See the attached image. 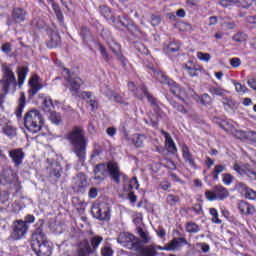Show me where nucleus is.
<instances>
[{"mask_svg": "<svg viewBox=\"0 0 256 256\" xmlns=\"http://www.w3.org/2000/svg\"><path fill=\"white\" fill-rule=\"evenodd\" d=\"M117 242L123 247L130 249V251H136L137 256H157L159 252H157L155 244L150 246H139V238L135 235L123 232L119 234L117 238Z\"/></svg>", "mask_w": 256, "mask_h": 256, "instance_id": "nucleus-1", "label": "nucleus"}, {"mask_svg": "<svg viewBox=\"0 0 256 256\" xmlns=\"http://www.w3.org/2000/svg\"><path fill=\"white\" fill-rule=\"evenodd\" d=\"M67 141L73 148V153L78 157L80 163H85L87 153V138L85 137V130L80 126H75L66 135Z\"/></svg>", "mask_w": 256, "mask_h": 256, "instance_id": "nucleus-2", "label": "nucleus"}, {"mask_svg": "<svg viewBox=\"0 0 256 256\" xmlns=\"http://www.w3.org/2000/svg\"><path fill=\"white\" fill-rule=\"evenodd\" d=\"M103 243V236H92L89 239L85 238L78 242L76 255L77 256H89L93 253H97V249Z\"/></svg>", "mask_w": 256, "mask_h": 256, "instance_id": "nucleus-3", "label": "nucleus"}, {"mask_svg": "<svg viewBox=\"0 0 256 256\" xmlns=\"http://www.w3.org/2000/svg\"><path fill=\"white\" fill-rule=\"evenodd\" d=\"M43 116L39 110H30L24 116V127L30 133H39L43 127Z\"/></svg>", "mask_w": 256, "mask_h": 256, "instance_id": "nucleus-4", "label": "nucleus"}, {"mask_svg": "<svg viewBox=\"0 0 256 256\" xmlns=\"http://www.w3.org/2000/svg\"><path fill=\"white\" fill-rule=\"evenodd\" d=\"M17 77L13 69L7 65L2 66V78L0 79L1 91L9 93V91H16L17 89Z\"/></svg>", "mask_w": 256, "mask_h": 256, "instance_id": "nucleus-5", "label": "nucleus"}, {"mask_svg": "<svg viewBox=\"0 0 256 256\" xmlns=\"http://www.w3.org/2000/svg\"><path fill=\"white\" fill-rule=\"evenodd\" d=\"M64 79L67 81V87L70 89V93L73 97H77L79 95V91L81 89V85H83V80H81L75 72H70L69 69L62 67Z\"/></svg>", "mask_w": 256, "mask_h": 256, "instance_id": "nucleus-6", "label": "nucleus"}, {"mask_svg": "<svg viewBox=\"0 0 256 256\" xmlns=\"http://www.w3.org/2000/svg\"><path fill=\"white\" fill-rule=\"evenodd\" d=\"M91 213L99 221H109L111 217V209L106 203L94 204L91 208Z\"/></svg>", "mask_w": 256, "mask_h": 256, "instance_id": "nucleus-7", "label": "nucleus"}, {"mask_svg": "<svg viewBox=\"0 0 256 256\" xmlns=\"http://www.w3.org/2000/svg\"><path fill=\"white\" fill-rule=\"evenodd\" d=\"M205 197L208 201H215L217 199H219V201H225V199L229 197V190L221 185H217L213 188V191L207 190Z\"/></svg>", "mask_w": 256, "mask_h": 256, "instance_id": "nucleus-8", "label": "nucleus"}, {"mask_svg": "<svg viewBox=\"0 0 256 256\" xmlns=\"http://www.w3.org/2000/svg\"><path fill=\"white\" fill-rule=\"evenodd\" d=\"M29 231V225L23 222V220H15L12 224V238L15 241H19L22 237L27 235Z\"/></svg>", "mask_w": 256, "mask_h": 256, "instance_id": "nucleus-9", "label": "nucleus"}, {"mask_svg": "<svg viewBox=\"0 0 256 256\" xmlns=\"http://www.w3.org/2000/svg\"><path fill=\"white\" fill-rule=\"evenodd\" d=\"M234 171L238 173V175H246L250 181H256V172L251 168V165L249 164H239L234 163L233 166Z\"/></svg>", "mask_w": 256, "mask_h": 256, "instance_id": "nucleus-10", "label": "nucleus"}, {"mask_svg": "<svg viewBox=\"0 0 256 256\" xmlns=\"http://www.w3.org/2000/svg\"><path fill=\"white\" fill-rule=\"evenodd\" d=\"M48 241L49 240H47V235H45L43 228L39 227L33 232L31 236V249L39 247V245H43V243H47Z\"/></svg>", "mask_w": 256, "mask_h": 256, "instance_id": "nucleus-11", "label": "nucleus"}, {"mask_svg": "<svg viewBox=\"0 0 256 256\" xmlns=\"http://www.w3.org/2000/svg\"><path fill=\"white\" fill-rule=\"evenodd\" d=\"M106 171H108L110 178L112 179V181H114V183H116L117 185L121 183V175L123 174L119 169V164H117L116 162H108L106 166Z\"/></svg>", "mask_w": 256, "mask_h": 256, "instance_id": "nucleus-12", "label": "nucleus"}, {"mask_svg": "<svg viewBox=\"0 0 256 256\" xmlns=\"http://www.w3.org/2000/svg\"><path fill=\"white\" fill-rule=\"evenodd\" d=\"M9 157L12 159V163H14V166L16 168L21 167L23 165V159H25V152H23V149L21 148H15L12 150H9Z\"/></svg>", "mask_w": 256, "mask_h": 256, "instance_id": "nucleus-13", "label": "nucleus"}, {"mask_svg": "<svg viewBox=\"0 0 256 256\" xmlns=\"http://www.w3.org/2000/svg\"><path fill=\"white\" fill-rule=\"evenodd\" d=\"M108 45L111 49V51L116 55L117 59L120 61L122 64V67H125L127 65V59L124 58L123 54L121 53V45L117 43L114 39H110L108 41Z\"/></svg>", "mask_w": 256, "mask_h": 256, "instance_id": "nucleus-14", "label": "nucleus"}, {"mask_svg": "<svg viewBox=\"0 0 256 256\" xmlns=\"http://www.w3.org/2000/svg\"><path fill=\"white\" fill-rule=\"evenodd\" d=\"M46 45L48 49H57V47H61V36H59V33L53 30H48V40Z\"/></svg>", "mask_w": 256, "mask_h": 256, "instance_id": "nucleus-15", "label": "nucleus"}, {"mask_svg": "<svg viewBox=\"0 0 256 256\" xmlns=\"http://www.w3.org/2000/svg\"><path fill=\"white\" fill-rule=\"evenodd\" d=\"M27 15L25 9L23 8H13L11 17L16 25H21V23H25L27 21Z\"/></svg>", "mask_w": 256, "mask_h": 256, "instance_id": "nucleus-16", "label": "nucleus"}, {"mask_svg": "<svg viewBox=\"0 0 256 256\" xmlns=\"http://www.w3.org/2000/svg\"><path fill=\"white\" fill-rule=\"evenodd\" d=\"M137 233L140 238H138L139 241V247H150L149 243L153 240L151 237V234H149V231L143 230V228L138 227Z\"/></svg>", "mask_w": 256, "mask_h": 256, "instance_id": "nucleus-17", "label": "nucleus"}, {"mask_svg": "<svg viewBox=\"0 0 256 256\" xmlns=\"http://www.w3.org/2000/svg\"><path fill=\"white\" fill-rule=\"evenodd\" d=\"M34 253L38 256H51L53 248L51 247V242H44L43 244L38 245V247L32 248Z\"/></svg>", "mask_w": 256, "mask_h": 256, "instance_id": "nucleus-18", "label": "nucleus"}, {"mask_svg": "<svg viewBox=\"0 0 256 256\" xmlns=\"http://www.w3.org/2000/svg\"><path fill=\"white\" fill-rule=\"evenodd\" d=\"M168 87L170 88L171 93L181 101H184L185 97H187V92L173 80L169 82Z\"/></svg>", "mask_w": 256, "mask_h": 256, "instance_id": "nucleus-19", "label": "nucleus"}, {"mask_svg": "<svg viewBox=\"0 0 256 256\" xmlns=\"http://www.w3.org/2000/svg\"><path fill=\"white\" fill-rule=\"evenodd\" d=\"M183 245H189L187 239L185 237H176L168 242V249L169 251H181Z\"/></svg>", "mask_w": 256, "mask_h": 256, "instance_id": "nucleus-20", "label": "nucleus"}, {"mask_svg": "<svg viewBox=\"0 0 256 256\" xmlns=\"http://www.w3.org/2000/svg\"><path fill=\"white\" fill-rule=\"evenodd\" d=\"M15 177H17V175L12 169L3 170V172L0 174V184L11 185V183L15 181Z\"/></svg>", "mask_w": 256, "mask_h": 256, "instance_id": "nucleus-21", "label": "nucleus"}, {"mask_svg": "<svg viewBox=\"0 0 256 256\" xmlns=\"http://www.w3.org/2000/svg\"><path fill=\"white\" fill-rule=\"evenodd\" d=\"M141 91L144 94V97H147L153 111H155V113L159 115V113L161 112V108L159 107V102L157 101V98L153 97L145 86L141 87Z\"/></svg>", "mask_w": 256, "mask_h": 256, "instance_id": "nucleus-22", "label": "nucleus"}, {"mask_svg": "<svg viewBox=\"0 0 256 256\" xmlns=\"http://www.w3.org/2000/svg\"><path fill=\"white\" fill-rule=\"evenodd\" d=\"M238 209L242 215H246V216H252V215H255V213H256L255 206H253L245 201L239 202Z\"/></svg>", "mask_w": 256, "mask_h": 256, "instance_id": "nucleus-23", "label": "nucleus"}, {"mask_svg": "<svg viewBox=\"0 0 256 256\" xmlns=\"http://www.w3.org/2000/svg\"><path fill=\"white\" fill-rule=\"evenodd\" d=\"M182 157L185 163H188L190 167H194V169L197 167V164L195 163V157H193L189 147L185 144L182 146Z\"/></svg>", "mask_w": 256, "mask_h": 256, "instance_id": "nucleus-24", "label": "nucleus"}, {"mask_svg": "<svg viewBox=\"0 0 256 256\" xmlns=\"http://www.w3.org/2000/svg\"><path fill=\"white\" fill-rule=\"evenodd\" d=\"M30 89L28 91L30 97H34V95H37L41 89V84H39V76L35 75L32 76L29 80Z\"/></svg>", "mask_w": 256, "mask_h": 256, "instance_id": "nucleus-25", "label": "nucleus"}, {"mask_svg": "<svg viewBox=\"0 0 256 256\" xmlns=\"http://www.w3.org/2000/svg\"><path fill=\"white\" fill-rule=\"evenodd\" d=\"M74 189L78 193H85V187H87V178L85 175L77 176L74 178Z\"/></svg>", "mask_w": 256, "mask_h": 256, "instance_id": "nucleus-26", "label": "nucleus"}, {"mask_svg": "<svg viewBox=\"0 0 256 256\" xmlns=\"http://www.w3.org/2000/svg\"><path fill=\"white\" fill-rule=\"evenodd\" d=\"M107 175V166L105 164H98L94 168V179L96 181H105Z\"/></svg>", "mask_w": 256, "mask_h": 256, "instance_id": "nucleus-27", "label": "nucleus"}, {"mask_svg": "<svg viewBox=\"0 0 256 256\" xmlns=\"http://www.w3.org/2000/svg\"><path fill=\"white\" fill-rule=\"evenodd\" d=\"M18 75L17 85L18 87H23L25 79H27V73H29V68L27 66H19L16 70Z\"/></svg>", "mask_w": 256, "mask_h": 256, "instance_id": "nucleus-28", "label": "nucleus"}, {"mask_svg": "<svg viewBox=\"0 0 256 256\" xmlns=\"http://www.w3.org/2000/svg\"><path fill=\"white\" fill-rule=\"evenodd\" d=\"M162 135L165 137V143L167 150L169 153H177V146L175 145V142L173 141V138H171V135L167 133L165 130H162Z\"/></svg>", "mask_w": 256, "mask_h": 256, "instance_id": "nucleus-29", "label": "nucleus"}, {"mask_svg": "<svg viewBox=\"0 0 256 256\" xmlns=\"http://www.w3.org/2000/svg\"><path fill=\"white\" fill-rule=\"evenodd\" d=\"M221 101H222L223 107H224V109H226V111L233 109L237 105V102L235 100H233V98H231V97L224 96V97H222Z\"/></svg>", "mask_w": 256, "mask_h": 256, "instance_id": "nucleus-30", "label": "nucleus"}, {"mask_svg": "<svg viewBox=\"0 0 256 256\" xmlns=\"http://www.w3.org/2000/svg\"><path fill=\"white\" fill-rule=\"evenodd\" d=\"M181 49V43L177 41H172L164 47L166 53H177Z\"/></svg>", "mask_w": 256, "mask_h": 256, "instance_id": "nucleus-31", "label": "nucleus"}, {"mask_svg": "<svg viewBox=\"0 0 256 256\" xmlns=\"http://www.w3.org/2000/svg\"><path fill=\"white\" fill-rule=\"evenodd\" d=\"M154 76L159 81V83H161L162 85H169V83H171V81H173V80L169 79V77H167V75H165V73H163L161 71L154 72Z\"/></svg>", "mask_w": 256, "mask_h": 256, "instance_id": "nucleus-32", "label": "nucleus"}, {"mask_svg": "<svg viewBox=\"0 0 256 256\" xmlns=\"http://www.w3.org/2000/svg\"><path fill=\"white\" fill-rule=\"evenodd\" d=\"M145 139H147L145 134H134L132 141L136 147H143V144L145 143Z\"/></svg>", "mask_w": 256, "mask_h": 256, "instance_id": "nucleus-33", "label": "nucleus"}, {"mask_svg": "<svg viewBox=\"0 0 256 256\" xmlns=\"http://www.w3.org/2000/svg\"><path fill=\"white\" fill-rule=\"evenodd\" d=\"M51 5H52V9L58 19V21H60V23H63V12H61V8L59 7V4L55 3L53 0H48Z\"/></svg>", "mask_w": 256, "mask_h": 256, "instance_id": "nucleus-34", "label": "nucleus"}, {"mask_svg": "<svg viewBox=\"0 0 256 256\" xmlns=\"http://www.w3.org/2000/svg\"><path fill=\"white\" fill-rule=\"evenodd\" d=\"M208 91L209 93H211L212 95H216L217 97H225V93H227V90H225V88L215 86L209 87Z\"/></svg>", "mask_w": 256, "mask_h": 256, "instance_id": "nucleus-35", "label": "nucleus"}, {"mask_svg": "<svg viewBox=\"0 0 256 256\" xmlns=\"http://www.w3.org/2000/svg\"><path fill=\"white\" fill-rule=\"evenodd\" d=\"M170 105L173 107V109H176V111H178V113H181L182 115H188L189 114V110H187V108H185V106H183L182 104L177 103L174 100H170Z\"/></svg>", "mask_w": 256, "mask_h": 256, "instance_id": "nucleus-36", "label": "nucleus"}, {"mask_svg": "<svg viewBox=\"0 0 256 256\" xmlns=\"http://www.w3.org/2000/svg\"><path fill=\"white\" fill-rule=\"evenodd\" d=\"M42 109L45 113H51V111H53V100L49 97L44 98L42 101Z\"/></svg>", "mask_w": 256, "mask_h": 256, "instance_id": "nucleus-37", "label": "nucleus"}, {"mask_svg": "<svg viewBox=\"0 0 256 256\" xmlns=\"http://www.w3.org/2000/svg\"><path fill=\"white\" fill-rule=\"evenodd\" d=\"M225 169H226L225 164L216 165L214 167V170L211 173L213 179L215 181H217V179H219V175H221V173H223V171H225Z\"/></svg>", "mask_w": 256, "mask_h": 256, "instance_id": "nucleus-38", "label": "nucleus"}, {"mask_svg": "<svg viewBox=\"0 0 256 256\" xmlns=\"http://www.w3.org/2000/svg\"><path fill=\"white\" fill-rule=\"evenodd\" d=\"M23 109H25V95L22 94L19 99L18 107L16 109V117H21L23 115Z\"/></svg>", "mask_w": 256, "mask_h": 256, "instance_id": "nucleus-39", "label": "nucleus"}, {"mask_svg": "<svg viewBox=\"0 0 256 256\" xmlns=\"http://www.w3.org/2000/svg\"><path fill=\"white\" fill-rule=\"evenodd\" d=\"M233 41L235 43H245L247 39H249V36L245 32H237L233 37Z\"/></svg>", "mask_w": 256, "mask_h": 256, "instance_id": "nucleus-40", "label": "nucleus"}, {"mask_svg": "<svg viewBox=\"0 0 256 256\" xmlns=\"http://www.w3.org/2000/svg\"><path fill=\"white\" fill-rule=\"evenodd\" d=\"M179 201H181V198L174 194H168L166 197V202L171 207H175V205H177Z\"/></svg>", "mask_w": 256, "mask_h": 256, "instance_id": "nucleus-41", "label": "nucleus"}, {"mask_svg": "<svg viewBox=\"0 0 256 256\" xmlns=\"http://www.w3.org/2000/svg\"><path fill=\"white\" fill-rule=\"evenodd\" d=\"M186 231L187 233H199L201 228L195 222H187L186 223Z\"/></svg>", "mask_w": 256, "mask_h": 256, "instance_id": "nucleus-42", "label": "nucleus"}, {"mask_svg": "<svg viewBox=\"0 0 256 256\" xmlns=\"http://www.w3.org/2000/svg\"><path fill=\"white\" fill-rule=\"evenodd\" d=\"M201 105L210 106L213 105V98L207 93H204L200 96Z\"/></svg>", "mask_w": 256, "mask_h": 256, "instance_id": "nucleus-43", "label": "nucleus"}, {"mask_svg": "<svg viewBox=\"0 0 256 256\" xmlns=\"http://www.w3.org/2000/svg\"><path fill=\"white\" fill-rule=\"evenodd\" d=\"M3 133L4 135H7V137H15V135H17V131L15 130V128L13 126L10 125H6L3 127Z\"/></svg>", "mask_w": 256, "mask_h": 256, "instance_id": "nucleus-44", "label": "nucleus"}, {"mask_svg": "<svg viewBox=\"0 0 256 256\" xmlns=\"http://www.w3.org/2000/svg\"><path fill=\"white\" fill-rule=\"evenodd\" d=\"M100 13L105 19H111V17H113L111 9H109L107 6H100Z\"/></svg>", "mask_w": 256, "mask_h": 256, "instance_id": "nucleus-45", "label": "nucleus"}, {"mask_svg": "<svg viewBox=\"0 0 256 256\" xmlns=\"http://www.w3.org/2000/svg\"><path fill=\"white\" fill-rule=\"evenodd\" d=\"M127 191H133V189H139V181H137V177H133L130 181L128 186L125 187Z\"/></svg>", "mask_w": 256, "mask_h": 256, "instance_id": "nucleus-46", "label": "nucleus"}, {"mask_svg": "<svg viewBox=\"0 0 256 256\" xmlns=\"http://www.w3.org/2000/svg\"><path fill=\"white\" fill-rule=\"evenodd\" d=\"M51 123H54V125H59L62 121L61 114L57 112H52L49 117Z\"/></svg>", "mask_w": 256, "mask_h": 256, "instance_id": "nucleus-47", "label": "nucleus"}, {"mask_svg": "<svg viewBox=\"0 0 256 256\" xmlns=\"http://www.w3.org/2000/svg\"><path fill=\"white\" fill-rule=\"evenodd\" d=\"M126 29L127 31L132 33V35H137L138 33H141V30H139V27H137V25H135L133 22H129Z\"/></svg>", "mask_w": 256, "mask_h": 256, "instance_id": "nucleus-48", "label": "nucleus"}, {"mask_svg": "<svg viewBox=\"0 0 256 256\" xmlns=\"http://www.w3.org/2000/svg\"><path fill=\"white\" fill-rule=\"evenodd\" d=\"M247 133L248 131L236 130L234 137L240 139V141H247Z\"/></svg>", "mask_w": 256, "mask_h": 256, "instance_id": "nucleus-49", "label": "nucleus"}, {"mask_svg": "<svg viewBox=\"0 0 256 256\" xmlns=\"http://www.w3.org/2000/svg\"><path fill=\"white\" fill-rule=\"evenodd\" d=\"M210 215H212V221L213 223H221V219H219V212H217V209L215 208H210L209 210Z\"/></svg>", "mask_w": 256, "mask_h": 256, "instance_id": "nucleus-50", "label": "nucleus"}, {"mask_svg": "<svg viewBox=\"0 0 256 256\" xmlns=\"http://www.w3.org/2000/svg\"><path fill=\"white\" fill-rule=\"evenodd\" d=\"M197 57L200 61H204L205 63H209V61H211V54L209 53L198 52Z\"/></svg>", "mask_w": 256, "mask_h": 256, "instance_id": "nucleus-51", "label": "nucleus"}, {"mask_svg": "<svg viewBox=\"0 0 256 256\" xmlns=\"http://www.w3.org/2000/svg\"><path fill=\"white\" fill-rule=\"evenodd\" d=\"M183 69H185L187 71V73L190 75V77H197V75H199L197 73V69L195 67L187 66V64H185L183 66Z\"/></svg>", "mask_w": 256, "mask_h": 256, "instance_id": "nucleus-52", "label": "nucleus"}, {"mask_svg": "<svg viewBox=\"0 0 256 256\" xmlns=\"http://www.w3.org/2000/svg\"><path fill=\"white\" fill-rule=\"evenodd\" d=\"M113 248H111V246L109 245H105L102 249H101V255L102 256H113Z\"/></svg>", "mask_w": 256, "mask_h": 256, "instance_id": "nucleus-53", "label": "nucleus"}, {"mask_svg": "<svg viewBox=\"0 0 256 256\" xmlns=\"http://www.w3.org/2000/svg\"><path fill=\"white\" fill-rule=\"evenodd\" d=\"M80 35L82 39L85 41V39H89V37L91 36V32L89 31V28H87V26H82L80 30Z\"/></svg>", "mask_w": 256, "mask_h": 256, "instance_id": "nucleus-54", "label": "nucleus"}, {"mask_svg": "<svg viewBox=\"0 0 256 256\" xmlns=\"http://www.w3.org/2000/svg\"><path fill=\"white\" fill-rule=\"evenodd\" d=\"M222 26L225 27V29H235L237 24H235V21L232 20H224Z\"/></svg>", "mask_w": 256, "mask_h": 256, "instance_id": "nucleus-55", "label": "nucleus"}, {"mask_svg": "<svg viewBox=\"0 0 256 256\" xmlns=\"http://www.w3.org/2000/svg\"><path fill=\"white\" fill-rule=\"evenodd\" d=\"M246 199H250L252 201H255L256 199V191L249 188L248 191L244 194Z\"/></svg>", "mask_w": 256, "mask_h": 256, "instance_id": "nucleus-56", "label": "nucleus"}, {"mask_svg": "<svg viewBox=\"0 0 256 256\" xmlns=\"http://www.w3.org/2000/svg\"><path fill=\"white\" fill-rule=\"evenodd\" d=\"M219 4L222 7H231V5H237V0H220Z\"/></svg>", "mask_w": 256, "mask_h": 256, "instance_id": "nucleus-57", "label": "nucleus"}, {"mask_svg": "<svg viewBox=\"0 0 256 256\" xmlns=\"http://www.w3.org/2000/svg\"><path fill=\"white\" fill-rule=\"evenodd\" d=\"M112 99L115 101V103H120V105H127L125 100H123V97L117 93L112 94Z\"/></svg>", "mask_w": 256, "mask_h": 256, "instance_id": "nucleus-58", "label": "nucleus"}, {"mask_svg": "<svg viewBox=\"0 0 256 256\" xmlns=\"http://www.w3.org/2000/svg\"><path fill=\"white\" fill-rule=\"evenodd\" d=\"M161 23V16L152 14L151 16V24L153 27H157Z\"/></svg>", "mask_w": 256, "mask_h": 256, "instance_id": "nucleus-59", "label": "nucleus"}, {"mask_svg": "<svg viewBox=\"0 0 256 256\" xmlns=\"http://www.w3.org/2000/svg\"><path fill=\"white\" fill-rule=\"evenodd\" d=\"M99 51L103 57L104 60L109 61V54L107 53V49H105V46L99 45Z\"/></svg>", "mask_w": 256, "mask_h": 256, "instance_id": "nucleus-60", "label": "nucleus"}, {"mask_svg": "<svg viewBox=\"0 0 256 256\" xmlns=\"http://www.w3.org/2000/svg\"><path fill=\"white\" fill-rule=\"evenodd\" d=\"M223 183L225 185H231L233 183V176L231 174H223Z\"/></svg>", "mask_w": 256, "mask_h": 256, "instance_id": "nucleus-61", "label": "nucleus"}, {"mask_svg": "<svg viewBox=\"0 0 256 256\" xmlns=\"http://www.w3.org/2000/svg\"><path fill=\"white\" fill-rule=\"evenodd\" d=\"M237 93H247V88L241 83H234Z\"/></svg>", "mask_w": 256, "mask_h": 256, "instance_id": "nucleus-62", "label": "nucleus"}, {"mask_svg": "<svg viewBox=\"0 0 256 256\" xmlns=\"http://www.w3.org/2000/svg\"><path fill=\"white\" fill-rule=\"evenodd\" d=\"M246 141H251L252 143H256V132L248 131Z\"/></svg>", "mask_w": 256, "mask_h": 256, "instance_id": "nucleus-63", "label": "nucleus"}, {"mask_svg": "<svg viewBox=\"0 0 256 256\" xmlns=\"http://www.w3.org/2000/svg\"><path fill=\"white\" fill-rule=\"evenodd\" d=\"M231 67L237 68L241 67V59L235 57L230 60Z\"/></svg>", "mask_w": 256, "mask_h": 256, "instance_id": "nucleus-64", "label": "nucleus"}]
</instances>
